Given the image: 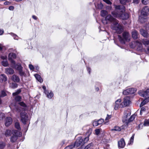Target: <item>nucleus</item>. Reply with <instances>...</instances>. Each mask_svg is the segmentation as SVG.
<instances>
[{"label": "nucleus", "mask_w": 149, "mask_h": 149, "mask_svg": "<svg viewBox=\"0 0 149 149\" xmlns=\"http://www.w3.org/2000/svg\"><path fill=\"white\" fill-rule=\"evenodd\" d=\"M102 22L104 24H107L109 22L111 23V29L116 31L118 33H121L123 31L122 26L120 24H118V21L113 18L111 15H107L105 19H102Z\"/></svg>", "instance_id": "nucleus-1"}, {"label": "nucleus", "mask_w": 149, "mask_h": 149, "mask_svg": "<svg viewBox=\"0 0 149 149\" xmlns=\"http://www.w3.org/2000/svg\"><path fill=\"white\" fill-rule=\"evenodd\" d=\"M114 6L115 10L111 12V14L114 17L123 20L127 19L129 18L128 14L125 13V8L123 6L115 5Z\"/></svg>", "instance_id": "nucleus-2"}, {"label": "nucleus", "mask_w": 149, "mask_h": 149, "mask_svg": "<svg viewBox=\"0 0 149 149\" xmlns=\"http://www.w3.org/2000/svg\"><path fill=\"white\" fill-rule=\"evenodd\" d=\"M118 38L121 43L125 44V42H128L130 41V37L129 33L125 32L123 33V37L118 35Z\"/></svg>", "instance_id": "nucleus-3"}, {"label": "nucleus", "mask_w": 149, "mask_h": 149, "mask_svg": "<svg viewBox=\"0 0 149 149\" xmlns=\"http://www.w3.org/2000/svg\"><path fill=\"white\" fill-rule=\"evenodd\" d=\"M130 46L132 48H135L138 51H141L143 49L141 43L138 40L132 42L130 44Z\"/></svg>", "instance_id": "nucleus-4"}, {"label": "nucleus", "mask_w": 149, "mask_h": 149, "mask_svg": "<svg viewBox=\"0 0 149 149\" xmlns=\"http://www.w3.org/2000/svg\"><path fill=\"white\" fill-rule=\"evenodd\" d=\"M21 120L22 122L24 124L26 123V122L29 120L28 114L24 112L20 113Z\"/></svg>", "instance_id": "nucleus-5"}, {"label": "nucleus", "mask_w": 149, "mask_h": 149, "mask_svg": "<svg viewBox=\"0 0 149 149\" xmlns=\"http://www.w3.org/2000/svg\"><path fill=\"white\" fill-rule=\"evenodd\" d=\"M10 65L11 67L16 69L18 71L23 69V67L20 64L17 63L16 64L15 61L13 60H12L11 61Z\"/></svg>", "instance_id": "nucleus-6"}, {"label": "nucleus", "mask_w": 149, "mask_h": 149, "mask_svg": "<svg viewBox=\"0 0 149 149\" xmlns=\"http://www.w3.org/2000/svg\"><path fill=\"white\" fill-rule=\"evenodd\" d=\"M21 92L20 89L18 90L16 92L13 93V95L15 100L17 102H19L21 100L22 97L18 95Z\"/></svg>", "instance_id": "nucleus-7"}, {"label": "nucleus", "mask_w": 149, "mask_h": 149, "mask_svg": "<svg viewBox=\"0 0 149 149\" xmlns=\"http://www.w3.org/2000/svg\"><path fill=\"white\" fill-rule=\"evenodd\" d=\"M130 98L128 97H126L124 99L123 102L121 103L120 105V108H123L127 106L130 104Z\"/></svg>", "instance_id": "nucleus-8"}, {"label": "nucleus", "mask_w": 149, "mask_h": 149, "mask_svg": "<svg viewBox=\"0 0 149 149\" xmlns=\"http://www.w3.org/2000/svg\"><path fill=\"white\" fill-rule=\"evenodd\" d=\"M13 136L10 138V141L12 142H15L17 140L19 136V132L16 130L13 131Z\"/></svg>", "instance_id": "nucleus-9"}, {"label": "nucleus", "mask_w": 149, "mask_h": 149, "mask_svg": "<svg viewBox=\"0 0 149 149\" xmlns=\"http://www.w3.org/2000/svg\"><path fill=\"white\" fill-rule=\"evenodd\" d=\"M136 91V90L134 88H129L124 90L123 92V94L125 95L129 94H132L134 93Z\"/></svg>", "instance_id": "nucleus-10"}, {"label": "nucleus", "mask_w": 149, "mask_h": 149, "mask_svg": "<svg viewBox=\"0 0 149 149\" xmlns=\"http://www.w3.org/2000/svg\"><path fill=\"white\" fill-rule=\"evenodd\" d=\"M83 138H82V137H80L76 140V142L74 144L76 148L80 146L82 143L83 144H84L83 143Z\"/></svg>", "instance_id": "nucleus-11"}, {"label": "nucleus", "mask_w": 149, "mask_h": 149, "mask_svg": "<svg viewBox=\"0 0 149 149\" xmlns=\"http://www.w3.org/2000/svg\"><path fill=\"white\" fill-rule=\"evenodd\" d=\"M138 93L141 96L146 97L147 95H149V89L148 88L144 91H139Z\"/></svg>", "instance_id": "nucleus-12"}, {"label": "nucleus", "mask_w": 149, "mask_h": 149, "mask_svg": "<svg viewBox=\"0 0 149 149\" xmlns=\"http://www.w3.org/2000/svg\"><path fill=\"white\" fill-rule=\"evenodd\" d=\"M149 11V8L148 6H145L143 8L141 11V14L147 16Z\"/></svg>", "instance_id": "nucleus-13"}, {"label": "nucleus", "mask_w": 149, "mask_h": 149, "mask_svg": "<svg viewBox=\"0 0 149 149\" xmlns=\"http://www.w3.org/2000/svg\"><path fill=\"white\" fill-rule=\"evenodd\" d=\"M12 122V119L10 117H7L5 120V125L6 126H8L10 125Z\"/></svg>", "instance_id": "nucleus-14"}, {"label": "nucleus", "mask_w": 149, "mask_h": 149, "mask_svg": "<svg viewBox=\"0 0 149 149\" xmlns=\"http://www.w3.org/2000/svg\"><path fill=\"white\" fill-rule=\"evenodd\" d=\"M125 142L123 139L122 138L120 140L118 141V146L119 148H123L125 147Z\"/></svg>", "instance_id": "nucleus-15"}, {"label": "nucleus", "mask_w": 149, "mask_h": 149, "mask_svg": "<svg viewBox=\"0 0 149 149\" xmlns=\"http://www.w3.org/2000/svg\"><path fill=\"white\" fill-rule=\"evenodd\" d=\"M121 102V100L120 99H118L116 100L114 104V109L115 110H117L120 107V102Z\"/></svg>", "instance_id": "nucleus-16"}, {"label": "nucleus", "mask_w": 149, "mask_h": 149, "mask_svg": "<svg viewBox=\"0 0 149 149\" xmlns=\"http://www.w3.org/2000/svg\"><path fill=\"white\" fill-rule=\"evenodd\" d=\"M132 38L135 39L138 38L139 34L137 31L135 30H133L132 32Z\"/></svg>", "instance_id": "nucleus-17"}, {"label": "nucleus", "mask_w": 149, "mask_h": 149, "mask_svg": "<svg viewBox=\"0 0 149 149\" xmlns=\"http://www.w3.org/2000/svg\"><path fill=\"white\" fill-rule=\"evenodd\" d=\"M147 18V16L142 14H141L139 17V20L141 23H143L146 22Z\"/></svg>", "instance_id": "nucleus-18"}, {"label": "nucleus", "mask_w": 149, "mask_h": 149, "mask_svg": "<svg viewBox=\"0 0 149 149\" xmlns=\"http://www.w3.org/2000/svg\"><path fill=\"white\" fill-rule=\"evenodd\" d=\"M11 79L12 80L15 82L18 83L20 81L19 77L16 75H13L11 77Z\"/></svg>", "instance_id": "nucleus-19"}, {"label": "nucleus", "mask_w": 149, "mask_h": 149, "mask_svg": "<svg viewBox=\"0 0 149 149\" xmlns=\"http://www.w3.org/2000/svg\"><path fill=\"white\" fill-rule=\"evenodd\" d=\"M14 70L11 68H7L5 69V72L8 74H12L14 73Z\"/></svg>", "instance_id": "nucleus-20"}, {"label": "nucleus", "mask_w": 149, "mask_h": 149, "mask_svg": "<svg viewBox=\"0 0 149 149\" xmlns=\"http://www.w3.org/2000/svg\"><path fill=\"white\" fill-rule=\"evenodd\" d=\"M140 32L142 35L144 37L148 38V37L149 34L147 31L145 30L141 29L140 30Z\"/></svg>", "instance_id": "nucleus-21"}, {"label": "nucleus", "mask_w": 149, "mask_h": 149, "mask_svg": "<svg viewBox=\"0 0 149 149\" xmlns=\"http://www.w3.org/2000/svg\"><path fill=\"white\" fill-rule=\"evenodd\" d=\"M45 93L47 95V97L49 99H51L54 95L53 93L51 91H45Z\"/></svg>", "instance_id": "nucleus-22"}, {"label": "nucleus", "mask_w": 149, "mask_h": 149, "mask_svg": "<svg viewBox=\"0 0 149 149\" xmlns=\"http://www.w3.org/2000/svg\"><path fill=\"white\" fill-rule=\"evenodd\" d=\"M7 80V77L5 75L1 74L0 75V81L1 82H5Z\"/></svg>", "instance_id": "nucleus-23"}, {"label": "nucleus", "mask_w": 149, "mask_h": 149, "mask_svg": "<svg viewBox=\"0 0 149 149\" xmlns=\"http://www.w3.org/2000/svg\"><path fill=\"white\" fill-rule=\"evenodd\" d=\"M16 55L15 54L13 53H10L8 55V59L10 60V62L13 59H15L16 58Z\"/></svg>", "instance_id": "nucleus-24"}, {"label": "nucleus", "mask_w": 149, "mask_h": 149, "mask_svg": "<svg viewBox=\"0 0 149 149\" xmlns=\"http://www.w3.org/2000/svg\"><path fill=\"white\" fill-rule=\"evenodd\" d=\"M131 114V113L130 110L125 111L124 113V116L123 118L125 120H127V118L128 116H129Z\"/></svg>", "instance_id": "nucleus-25"}, {"label": "nucleus", "mask_w": 149, "mask_h": 149, "mask_svg": "<svg viewBox=\"0 0 149 149\" xmlns=\"http://www.w3.org/2000/svg\"><path fill=\"white\" fill-rule=\"evenodd\" d=\"M141 42L145 47L149 45V40L147 39H143L141 41Z\"/></svg>", "instance_id": "nucleus-26"}, {"label": "nucleus", "mask_w": 149, "mask_h": 149, "mask_svg": "<svg viewBox=\"0 0 149 149\" xmlns=\"http://www.w3.org/2000/svg\"><path fill=\"white\" fill-rule=\"evenodd\" d=\"M35 77L39 82H42L43 81V80L41 78L40 76L38 74H35L34 75Z\"/></svg>", "instance_id": "nucleus-27"}, {"label": "nucleus", "mask_w": 149, "mask_h": 149, "mask_svg": "<svg viewBox=\"0 0 149 149\" xmlns=\"http://www.w3.org/2000/svg\"><path fill=\"white\" fill-rule=\"evenodd\" d=\"M121 130L120 127L118 126H115L111 130V131H115L116 132H119Z\"/></svg>", "instance_id": "nucleus-28"}, {"label": "nucleus", "mask_w": 149, "mask_h": 149, "mask_svg": "<svg viewBox=\"0 0 149 149\" xmlns=\"http://www.w3.org/2000/svg\"><path fill=\"white\" fill-rule=\"evenodd\" d=\"M108 13L106 10H102L101 11V15L102 17H104Z\"/></svg>", "instance_id": "nucleus-29"}, {"label": "nucleus", "mask_w": 149, "mask_h": 149, "mask_svg": "<svg viewBox=\"0 0 149 149\" xmlns=\"http://www.w3.org/2000/svg\"><path fill=\"white\" fill-rule=\"evenodd\" d=\"M19 74L21 77H25L26 75L25 73L22 70V69L19 71Z\"/></svg>", "instance_id": "nucleus-30"}, {"label": "nucleus", "mask_w": 149, "mask_h": 149, "mask_svg": "<svg viewBox=\"0 0 149 149\" xmlns=\"http://www.w3.org/2000/svg\"><path fill=\"white\" fill-rule=\"evenodd\" d=\"M9 86L12 88H15L17 87V84L15 83H10L9 84Z\"/></svg>", "instance_id": "nucleus-31"}, {"label": "nucleus", "mask_w": 149, "mask_h": 149, "mask_svg": "<svg viewBox=\"0 0 149 149\" xmlns=\"http://www.w3.org/2000/svg\"><path fill=\"white\" fill-rule=\"evenodd\" d=\"M134 134H133L132 136H131L130 140L129 142L128 145H132V144L133 142V141H134Z\"/></svg>", "instance_id": "nucleus-32"}, {"label": "nucleus", "mask_w": 149, "mask_h": 149, "mask_svg": "<svg viewBox=\"0 0 149 149\" xmlns=\"http://www.w3.org/2000/svg\"><path fill=\"white\" fill-rule=\"evenodd\" d=\"M12 133V132L11 130H7L5 133V136L7 137L8 136H10Z\"/></svg>", "instance_id": "nucleus-33"}, {"label": "nucleus", "mask_w": 149, "mask_h": 149, "mask_svg": "<svg viewBox=\"0 0 149 149\" xmlns=\"http://www.w3.org/2000/svg\"><path fill=\"white\" fill-rule=\"evenodd\" d=\"M111 117V115H107V116L105 118L106 122H105L104 124H106L109 122V120L110 119Z\"/></svg>", "instance_id": "nucleus-34"}, {"label": "nucleus", "mask_w": 149, "mask_h": 149, "mask_svg": "<svg viewBox=\"0 0 149 149\" xmlns=\"http://www.w3.org/2000/svg\"><path fill=\"white\" fill-rule=\"evenodd\" d=\"M15 128L19 130H20L21 129L19 123V122H16L15 123Z\"/></svg>", "instance_id": "nucleus-35"}, {"label": "nucleus", "mask_w": 149, "mask_h": 149, "mask_svg": "<svg viewBox=\"0 0 149 149\" xmlns=\"http://www.w3.org/2000/svg\"><path fill=\"white\" fill-rule=\"evenodd\" d=\"M93 146V144L92 143H91L86 146L85 147L84 149H91Z\"/></svg>", "instance_id": "nucleus-36"}, {"label": "nucleus", "mask_w": 149, "mask_h": 149, "mask_svg": "<svg viewBox=\"0 0 149 149\" xmlns=\"http://www.w3.org/2000/svg\"><path fill=\"white\" fill-rule=\"evenodd\" d=\"M7 95L6 91L5 90H3L1 91L0 97H3L6 96Z\"/></svg>", "instance_id": "nucleus-37"}, {"label": "nucleus", "mask_w": 149, "mask_h": 149, "mask_svg": "<svg viewBox=\"0 0 149 149\" xmlns=\"http://www.w3.org/2000/svg\"><path fill=\"white\" fill-rule=\"evenodd\" d=\"M75 147L74 144H71L65 147V149H74Z\"/></svg>", "instance_id": "nucleus-38"}, {"label": "nucleus", "mask_w": 149, "mask_h": 149, "mask_svg": "<svg viewBox=\"0 0 149 149\" xmlns=\"http://www.w3.org/2000/svg\"><path fill=\"white\" fill-rule=\"evenodd\" d=\"M2 64L5 67L7 66L8 65V61L6 60H3L2 61Z\"/></svg>", "instance_id": "nucleus-39"}, {"label": "nucleus", "mask_w": 149, "mask_h": 149, "mask_svg": "<svg viewBox=\"0 0 149 149\" xmlns=\"http://www.w3.org/2000/svg\"><path fill=\"white\" fill-rule=\"evenodd\" d=\"M120 1L121 4L125 5L126 3L130 1L129 0H120Z\"/></svg>", "instance_id": "nucleus-40"}, {"label": "nucleus", "mask_w": 149, "mask_h": 149, "mask_svg": "<svg viewBox=\"0 0 149 149\" xmlns=\"http://www.w3.org/2000/svg\"><path fill=\"white\" fill-rule=\"evenodd\" d=\"M144 125L145 126H149V119L146 120L144 121Z\"/></svg>", "instance_id": "nucleus-41"}, {"label": "nucleus", "mask_w": 149, "mask_h": 149, "mask_svg": "<svg viewBox=\"0 0 149 149\" xmlns=\"http://www.w3.org/2000/svg\"><path fill=\"white\" fill-rule=\"evenodd\" d=\"M5 143L2 142H0V149H3L5 146Z\"/></svg>", "instance_id": "nucleus-42"}, {"label": "nucleus", "mask_w": 149, "mask_h": 149, "mask_svg": "<svg viewBox=\"0 0 149 149\" xmlns=\"http://www.w3.org/2000/svg\"><path fill=\"white\" fill-rule=\"evenodd\" d=\"M103 5L101 3H100L97 5V8L99 9H102L103 8Z\"/></svg>", "instance_id": "nucleus-43"}, {"label": "nucleus", "mask_w": 149, "mask_h": 149, "mask_svg": "<svg viewBox=\"0 0 149 149\" xmlns=\"http://www.w3.org/2000/svg\"><path fill=\"white\" fill-rule=\"evenodd\" d=\"M135 118V115H133L131 116L130 118L128 119V122H130L132 121Z\"/></svg>", "instance_id": "nucleus-44"}, {"label": "nucleus", "mask_w": 149, "mask_h": 149, "mask_svg": "<svg viewBox=\"0 0 149 149\" xmlns=\"http://www.w3.org/2000/svg\"><path fill=\"white\" fill-rule=\"evenodd\" d=\"M11 35L13 36V38L15 40H18V36L15 34H14V33H11Z\"/></svg>", "instance_id": "nucleus-45"}, {"label": "nucleus", "mask_w": 149, "mask_h": 149, "mask_svg": "<svg viewBox=\"0 0 149 149\" xmlns=\"http://www.w3.org/2000/svg\"><path fill=\"white\" fill-rule=\"evenodd\" d=\"M5 117V114L4 113H0V120H2Z\"/></svg>", "instance_id": "nucleus-46"}, {"label": "nucleus", "mask_w": 149, "mask_h": 149, "mask_svg": "<svg viewBox=\"0 0 149 149\" xmlns=\"http://www.w3.org/2000/svg\"><path fill=\"white\" fill-rule=\"evenodd\" d=\"M19 104L21 106L25 107H26V104L23 102H22L19 103Z\"/></svg>", "instance_id": "nucleus-47"}, {"label": "nucleus", "mask_w": 149, "mask_h": 149, "mask_svg": "<svg viewBox=\"0 0 149 149\" xmlns=\"http://www.w3.org/2000/svg\"><path fill=\"white\" fill-rule=\"evenodd\" d=\"M148 99H145L140 104V107H141L145 105L147 103L146 102V100H147Z\"/></svg>", "instance_id": "nucleus-48"}, {"label": "nucleus", "mask_w": 149, "mask_h": 149, "mask_svg": "<svg viewBox=\"0 0 149 149\" xmlns=\"http://www.w3.org/2000/svg\"><path fill=\"white\" fill-rule=\"evenodd\" d=\"M97 121L99 125L102 124L104 122V120L102 119H100Z\"/></svg>", "instance_id": "nucleus-49"}, {"label": "nucleus", "mask_w": 149, "mask_h": 149, "mask_svg": "<svg viewBox=\"0 0 149 149\" xmlns=\"http://www.w3.org/2000/svg\"><path fill=\"white\" fill-rule=\"evenodd\" d=\"M98 122L97 121H94L93 122V125L94 126H97L99 125V124L98 123Z\"/></svg>", "instance_id": "nucleus-50"}, {"label": "nucleus", "mask_w": 149, "mask_h": 149, "mask_svg": "<svg viewBox=\"0 0 149 149\" xmlns=\"http://www.w3.org/2000/svg\"><path fill=\"white\" fill-rule=\"evenodd\" d=\"M95 133L96 135H98L100 132V129H97L95 130Z\"/></svg>", "instance_id": "nucleus-51"}, {"label": "nucleus", "mask_w": 149, "mask_h": 149, "mask_svg": "<svg viewBox=\"0 0 149 149\" xmlns=\"http://www.w3.org/2000/svg\"><path fill=\"white\" fill-rule=\"evenodd\" d=\"M89 140V137L88 136L86 138H85L84 139V140H83V143H84V144L86 143Z\"/></svg>", "instance_id": "nucleus-52"}, {"label": "nucleus", "mask_w": 149, "mask_h": 149, "mask_svg": "<svg viewBox=\"0 0 149 149\" xmlns=\"http://www.w3.org/2000/svg\"><path fill=\"white\" fill-rule=\"evenodd\" d=\"M29 67L31 70H32V71H34L35 68L32 65L29 64Z\"/></svg>", "instance_id": "nucleus-53"}, {"label": "nucleus", "mask_w": 149, "mask_h": 149, "mask_svg": "<svg viewBox=\"0 0 149 149\" xmlns=\"http://www.w3.org/2000/svg\"><path fill=\"white\" fill-rule=\"evenodd\" d=\"M142 3L144 5H146L148 2V0H142Z\"/></svg>", "instance_id": "nucleus-54"}, {"label": "nucleus", "mask_w": 149, "mask_h": 149, "mask_svg": "<svg viewBox=\"0 0 149 149\" xmlns=\"http://www.w3.org/2000/svg\"><path fill=\"white\" fill-rule=\"evenodd\" d=\"M104 2L109 4H111L112 3L109 0H103Z\"/></svg>", "instance_id": "nucleus-55"}, {"label": "nucleus", "mask_w": 149, "mask_h": 149, "mask_svg": "<svg viewBox=\"0 0 149 149\" xmlns=\"http://www.w3.org/2000/svg\"><path fill=\"white\" fill-rule=\"evenodd\" d=\"M146 109L144 107H142L141 108V110L140 111V114L141 115V113H142L144 111L146 110Z\"/></svg>", "instance_id": "nucleus-56"}, {"label": "nucleus", "mask_w": 149, "mask_h": 149, "mask_svg": "<svg viewBox=\"0 0 149 149\" xmlns=\"http://www.w3.org/2000/svg\"><path fill=\"white\" fill-rule=\"evenodd\" d=\"M146 49L145 50V52L147 54H149V47L147 46Z\"/></svg>", "instance_id": "nucleus-57"}, {"label": "nucleus", "mask_w": 149, "mask_h": 149, "mask_svg": "<svg viewBox=\"0 0 149 149\" xmlns=\"http://www.w3.org/2000/svg\"><path fill=\"white\" fill-rule=\"evenodd\" d=\"M140 0H133V2L134 3L138 4Z\"/></svg>", "instance_id": "nucleus-58"}, {"label": "nucleus", "mask_w": 149, "mask_h": 149, "mask_svg": "<svg viewBox=\"0 0 149 149\" xmlns=\"http://www.w3.org/2000/svg\"><path fill=\"white\" fill-rule=\"evenodd\" d=\"M32 17L33 19H35V20H37L38 19L37 17L36 16L34 15H32Z\"/></svg>", "instance_id": "nucleus-59"}, {"label": "nucleus", "mask_w": 149, "mask_h": 149, "mask_svg": "<svg viewBox=\"0 0 149 149\" xmlns=\"http://www.w3.org/2000/svg\"><path fill=\"white\" fill-rule=\"evenodd\" d=\"M14 8V7L13 6H10L9 7V9L10 10H12Z\"/></svg>", "instance_id": "nucleus-60"}, {"label": "nucleus", "mask_w": 149, "mask_h": 149, "mask_svg": "<svg viewBox=\"0 0 149 149\" xmlns=\"http://www.w3.org/2000/svg\"><path fill=\"white\" fill-rule=\"evenodd\" d=\"M3 29H0V35H2L3 33Z\"/></svg>", "instance_id": "nucleus-61"}, {"label": "nucleus", "mask_w": 149, "mask_h": 149, "mask_svg": "<svg viewBox=\"0 0 149 149\" xmlns=\"http://www.w3.org/2000/svg\"><path fill=\"white\" fill-rule=\"evenodd\" d=\"M42 88L44 90V92L45 93V91H47V90H46V87L45 86H43L42 87Z\"/></svg>", "instance_id": "nucleus-62"}, {"label": "nucleus", "mask_w": 149, "mask_h": 149, "mask_svg": "<svg viewBox=\"0 0 149 149\" xmlns=\"http://www.w3.org/2000/svg\"><path fill=\"white\" fill-rule=\"evenodd\" d=\"M87 70L89 74H90L91 71V69L89 67L87 68Z\"/></svg>", "instance_id": "nucleus-63"}, {"label": "nucleus", "mask_w": 149, "mask_h": 149, "mask_svg": "<svg viewBox=\"0 0 149 149\" xmlns=\"http://www.w3.org/2000/svg\"><path fill=\"white\" fill-rule=\"evenodd\" d=\"M10 3V2L8 1H6L4 3V4L5 5H7L9 4Z\"/></svg>", "instance_id": "nucleus-64"}]
</instances>
